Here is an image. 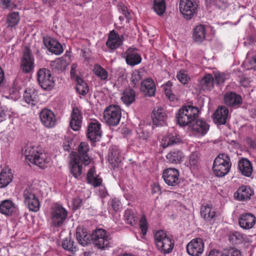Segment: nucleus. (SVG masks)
I'll return each instance as SVG.
<instances>
[{
  "instance_id": "9d476101",
  "label": "nucleus",
  "mask_w": 256,
  "mask_h": 256,
  "mask_svg": "<svg viewBox=\"0 0 256 256\" xmlns=\"http://www.w3.org/2000/svg\"><path fill=\"white\" fill-rule=\"evenodd\" d=\"M38 81L40 86L45 90H50L54 86V80L50 71L45 68H41L37 72Z\"/></svg>"
},
{
  "instance_id": "052dcab7",
  "label": "nucleus",
  "mask_w": 256,
  "mask_h": 256,
  "mask_svg": "<svg viewBox=\"0 0 256 256\" xmlns=\"http://www.w3.org/2000/svg\"><path fill=\"white\" fill-rule=\"evenodd\" d=\"M140 226L143 235H145L147 232V222L144 217L142 218L140 220Z\"/></svg>"
},
{
  "instance_id": "6ab92c4d",
  "label": "nucleus",
  "mask_w": 256,
  "mask_h": 256,
  "mask_svg": "<svg viewBox=\"0 0 256 256\" xmlns=\"http://www.w3.org/2000/svg\"><path fill=\"white\" fill-rule=\"evenodd\" d=\"M228 116V110L225 106H219L213 114V120L218 125L225 124Z\"/></svg>"
},
{
  "instance_id": "f3484780",
  "label": "nucleus",
  "mask_w": 256,
  "mask_h": 256,
  "mask_svg": "<svg viewBox=\"0 0 256 256\" xmlns=\"http://www.w3.org/2000/svg\"><path fill=\"white\" fill-rule=\"evenodd\" d=\"M124 41V36L119 35L114 30L110 31L108 34V39L106 42V46L111 50H115L122 45Z\"/></svg>"
},
{
  "instance_id": "b1692460",
  "label": "nucleus",
  "mask_w": 256,
  "mask_h": 256,
  "mask_svg": "<svg viewBox=\"0 0 256 256\" xmlns=\"http://www.w3.org/2000/svg\"><path fill=\"white\" fill-rule=\"evenodd\" d=\"M190 127L192 132L196 136H204L208 132L210 126L206 122L202 120H198Z\"/></svg>"
},
{
  "instance_id": "1a4fd4ad",
  "label": "nucleus",
  "mask_w": 256,
  "mask_h": 256,
  "mask_svg": "<svg viewBox=\"0 0 256 256\" xmlns=\"http://www.w3.org/2000/svg\"><path fill=\"white\" fill-rule=\"evenodd\" d=\"M198 4V0H180V11L186 19L190 20L197 12Z\"/></svg>"
},
{
  "instance_id": "a878e982",
  "label": "nucleus",
  "mask_w": 256,
  "mask_h": 256,
  "mask_svg": "<svg viewBox=\"0 0 256 256\" xmlns=\"http://www.w3.org/2000/svg\"><path fill=\"white\" fill-rule=\"evenodd\" d=\"M182 142L180 136L176 134H168L164 136L161 142V146L164 148L174 146Z\"/></svg>"
},
{
  "instance_id": "2eb2a0df",
  "label": "nucleus",
  "mask_w": 256,
  "mask_h": 256,
  "mask_svg": "<svg viewBox=\"0 0 256 256\" xmlns=\"http://www.w3.org/2000/svg\"><path fill=\"white\" fill-rule=\"evenodd\" d=\"M40 118L42 124L47 128H52L56 124V118L54 112L48 108H44L40 113Z\"/></svg>"
},
{
  "instance_id": "f8f14e48",
  "label": "nucleus",
  "mask_w": 256,
  "mask_h": 256,
  "mask_svg": "<svg viewBox=\"0 0 256 256\" xmlns=\"http://www.w3.org/2000/svg\"><path fill=\"white\" fill-rule=\"evenodd\" d=\"M43 43L48 51L56 55H60L64 49L62 44L55 38L46 36L43 37Z\"/></svg>"
},
{
  "instance_id": "7c9ffc66",
  "label": "nucleus",
  "mask_w": 256,
  "mask_h": 256,
  "mask_svg": "<svg viewBox=\"0 0 256 256\" xmlns=\"http://www.w3.org/2000/svg\"><path fill=\"white\" fill-rule=\"evenodd\" d=\"M76 238L80 244L85 246L90 242L91 235L88 233L86 229L78 228L76 232Z\"/></svg>"
},
{
  "instance_id": "7ed1b4c3",
  "label": "nucleus",
  "mask_w": 256,
  "mask_h": 256,
  "mask_svg": "<svg viewBox=\"0 0 256 256\" xmlns=\"http://www.w3.org/2000/svg\"><path fill=\"white\" fill-rule=\"evenodd\" d=\"M91 240L94 247L100 250H105L112 246L110 234L102 228L95 230L91 234Z\"/></svg>"
},
{
  "instance_id": "aec40b11",
  "label": "nucleus",
  "mask_w": 256,
  "mask_h": 256,
  "mask_svg": "<svg viewBox=\"0 0 256 256\" xmlns=\"http://www.w3.org/2000/svg\"><path fill=\"white\" fill-rule=\"evenodd\" d=\"M256 218L252 213H244L240 215L238 218V224L243 229L249 230L255 224Z\"/></svg>"
},
{
  "instance_id": "e2e57ef3",
  "label": "nucleus",
  "mask_w": 256,
  "mask_h": 256,
  "mask_svg": "<svg viewBox=\"0 0 256 256\" xmlns=\"http://www.w3.org/2000/svg\"><path fill=\"white\" fill-rule=\"evenodd\" d=\"M10 112L0 108V122L4 120L7 116L10 117Z\"/></svg>"
},
{
  "instance_id": "a19ab883",
  "label": "nucleus",
  "mask_w": 256,
  "mask_h": 256,
  "mask_svg": "<svg viewBox=\"0 0 256 256\" xmlns=\"http://www.w3.org/2000/svg\"><path fill=\"white\" fill-rule=\"evenodd\" d=\"M76 82L77 92L81 95H86L88 92V87L86 83L81 78H78Z\"/></svg>"
},
{
  "instance_id": "49530a36",
  "label": "nucleus",
  "mask_w": 256,
  "mask_h": 256,
  "mask_svg": "<svg viewBox=\"0 0 256 256\" xmlns=\"http://www.w3.org/2000/svg\"><path fill=\"white\" fill-rule=\"evenodd\" d=\"M243 235L238 232H234L230 234L228 240L233 244H239L244 240Z\"/></svg>"
},
{
  "instance_id": "cd10ccee",
  "label": "nucleus",
  "mask_w": 256,
  "mask_h": 256,
  "mask_svg": "<svg viewBox=\"0 0 256 256\" xmlns=\"http://www.w3.org/2000/svg\"><path fill=\"white\" fill-rule=\"evenodd\" d=\"M254 192L250 187L242 186L238 189L234 194V196L238 200L244 201L250 200Z\"/></svg>"
},
{
  "instance_id": "9b49d317",
  "label": "nucleus",
  "mask_w": 256,
  "mask_h": 256,
  "mask_svg": "<svg viewBox=\"0 0 256 256\" xmlns=\"http://www.w3.org/2000/svg\"><path fill=\"white\" fill-rule=\"evenodd\" d=\"M20 67L24 72H30L34 68V58L30 50L24 47L21 59Z\"/></svg>"
},
{
  "instance_id": "58836bf2",
  "label": "nucleus",
  "mask_w": 256,
  "mask_h": 256,
  "mask_svg": "<svg viewBox=\"0 0 256 256\" xmlns=\"http://www.w3.org/2000/svg\"><path fill=\"white\" fill-rule=\"evenodd\" d=\"M166 158L170 162L178 164L182 160L183 154L179 150L172 151L168 153Z\"/></svg>"
},
{
  "instance_id": "f704fd0d",
  "label": "nucleus",
  "mask_w": 256,
  "mask_h": 256,
  "mask_svg": "<svg viewBox=\"0 0 256 256\" xmlns=\"http://www.w3.org/2000/svg\"><path fill=\"white\" fill-rule=\"evenodd\" d=\"M206 34V26L204 24H198L194 30L192 38L195 42H202L205 40Z\"/></svg>"
},
{
  "instance_id": "473e14b6",
  "label": "nucleus",
  "mask_w": 256,
  "mask_h": 256,
  "mask_svg": "<svg viewBox=\"0 0 256 256\" xmlns=\"http://www.w3.org/2000/svg\"><path fill=\"white\" fill-rule=\"evenodd\" d=\"M200 212L201 216L206 221L210 222L216 217V212L212 204L202 205Z\"/></svg>"
},
{
  "instance_id": "c756f323",
  "label": "nucleus",
  "mask_w": 256,
  "mask_h": 256,
  "mask_svg": "<svg viewBox=\"0 0 256 256\" xmlns=\"http://www.w3.org/2000/svg\"><path fill=\"white\" fill-rule=\"evenodd\" d=\"M238 167L240 171L244 176L249 177L251 176L253 168L250 161L246 158L239 160Z\"/></svg>"
},
{
  "instance_id": "4be33fe9",
  "label": "nucleus",
  "mask_w": 256,
  "mask_h": 256,
  "mask_svg": "<svg viewBox=\"0 0 256 256\" xmlns=\"http://www.w3.org/2000/svg\"><path fill=\"white\" fill-rule=\"evenodd\" d=\"M153 124L156 126H162L167 119V114L165 110L159 107L154 108L152 116Z\"/></svg>"
},
{
  "instance_id": "0e129e2a",
  "label": "nucleus",
  "mask_w": 256,
  "mask_h": 256,
  "mask_svg": "<svg viewBox=\"0 0 256 256\" xmlns=\"http://www.w3.org/2000/svg\"><path fill=\"white\" fill-rule=\"evenodd\" d=\"M82 204V200L80 198H76L73 200V206L74 209L79 208Z\"/></svg>"
},
{
  "instance_id": "bb28decb",
  "label": "nucleus",
  "mask_w": 256,
  "mask_h": 256,
  "mask_svg": "<svg viewBox=\"0 0 256 256\" xmlns=\"http://www.w3.org/2000/svg\"><path fill=\"white\" fill-rule=\"evenodd\" d=\"M126 62L130 66H135L141 62V56L135 48H129L126 52Z\"/></svg>"
},
{
  "instance_id": "864d4df0",
  "label": "nucleus",
  "mask_w": 256,
  "mask_h": 256,
  "mask_svg": "<svg viewBox=\"0 0 256 256\" xmlns=\"http://www.w3.org/2000/svg\"><path fill=\"white\" fill-rule=\"evenodd\" d=\"M118 8L119 12L122 14L128 21L130 19L131 17L128 8L122 4H120L118 6Z\"/></svg>"
},
{
  "instance_id": "412c9836",
  "label": "nucleus",
  "mask_w": 256,
  "mask_h": 256,
  "mask_svg": "<svg viewBox=\"0 0 256 256\" xmlns=\"http://www.w3.org/2000/svg\"><path fill=\"white\" fill-rule=\"evenodd\" d=\"M82 112L78 108H74L70 116V126L74 131L79 130L82 126Z\"/></svg>"
},
{
  "instance_id": "393cba45",
  "label": "nucleus",
  "mask_w": 256,
  "mask_h": 256,
  "mask_svg": "<svg viewBox=\"0 0 256 256\" xmlns=\"http://www.w3.org/2000/svg\"><path fill=\"white\" fill-rule=\"evenodd\" d=\"M140 90L143 94L146 96H153L156 93V87L152 79L148 78L142 81Z\"/></svg>"
},
{
  "instance_id": "de8ad7c7",
  "label": "nucleus",
  "mask_w": 256,
  "mask_h": 256,
  "mask_svg": "<svg viewBox=\"0 0 256 256\" xmlns=\"http://www.w3.org/2000/svg\"><path fill=\"white\" fill-rule=\"evenodd\" d=\"M214 78L210 74L206 75L202 80L201 84L203 86L210 89L213 86Z\"/></svg>"
},
{
  "instance_id": "5fc2aeb1",
  "label": "nucleus",
  "mask_w": 256,
  "mask_h": 256,
  "mask_svg": "<svg viewBox=\"0 0 256 256\" xmlns=\"http://www.w3.org/2000/svg\"><path fill=\"white\" fill-rule=\"evenodd\" d=\"M176 77L178 80L184 84H187L190 79L188 74L184 71H180L178 72Z\"/></svg>"
},
{
  "instance_id": "e433bc0d",
  "label": "nucleus",
  "mask_w": 256,
  "mask_h": 256,
  "mask_svg": "<svg viewBox=\"0 0 256 256\" xmlns=\"http://www.w3.org/2000/svg\"><path fill=\"white\" fill-rule=\"evenodd\" d=\"M136 98L135 92L130 88H126L123 92L121 100L126 106L130 105Z\"/></svg>"
},
{
  "instance_id": "603ef678",
  "label": "nucleus",
  "mask_w": 256,
  "mask_h": 256,
  "mask_svg": "<svg viewBox=\"0 0 256 256\" xmlns=\"http://www.w3.org/2000/svg\"><path fill=\"white\" fill-rule=\"evenodd\" d=\"M136 132L140 138L142 140H147L150 136V134L144 126L140 125L137 128Z\"/></svg>"
},
{
  "instance_id": "f03ea898",
  "label": "nucleus",
  "mask_w": 256,
  "mask_h": 256,
  "mask_svg": "<svg viewBox=\"0 0 256 256\" xmlns=\"http://www.w3.org/2000/svg\"><path fill=\"white\" fill-rule=\"evenodd\" d=\"M24 154L26 160L40 168H44L49 162L47 154L42 152V148L38 146H28Z\"/></svg>"
},
{
  "instance_id": "dca6fc26",
  "label": "nucleus",
  "mask_w": 256,
  "mask_h": 256,
  "mask_svg": "<svg viewBox=\"0 0 256 256\" xmlns=\"http://www.w3.org/2000/svg\"><path fill=\"white\" fill-rule=\"evenodd\" d=\"M162 178L165 182L170 186H174L180 182L179 172L176 168H168L164 170Z\"/></svg>"
},
{
  "instance_id": "13d9d810",
  "label": "nucleus",
  "mask_w": 256,
  "mask_h": 256,
  "mask_svg": "<svg viewBox=\"0 0 256 256\" xmlns=\"http://www.w3.org/2000/svg\"><path fill=\"white\" fill-rule=\"evenodd\" d=\"M214 6L220 9H225L228 6V0H214Z\"/></svg>"
},
{
  "instance_id": "c9c22d12",
  "label": "nucleus",
  "mask_w": 256,
  "mask_h": 256,
  "mask_svg": "<svg viewBox=\"0 0 256 256\" xmlns=\"http://www.w3.org/2000/svg\"><path fill=\"white\" fill-rule=\"evenodd\" d=\"M14 204L10 200H4L0 204V212L10 216L15 210Z\"/></svg>"
},
{
  "instance_id": "c85d7f7f",
  "label": "nucleus",
  "mask_w": 256,
  "mask_h": 256,
  "mask_svg": "<svg viewBox=\"0 0 256 256\" xmlns=\"http://www.w3.org/2000/svg\"><path fill=\"white\" fill-rule=\"evenodd\" d=\"M24 101L31 106H36L38 102V94L34 90L26 88L24 94Z\"/></svg>"
},
{
  "instance_id": "79ce46f5",
  "label": "nucleus",
  "mask_w": 256,
  "mask_h": 256,
  "mask_svg": "<svg viewBox=\"0 0 256 256\" xmlns=\"http://www.w3.org/2000/svg\"><path fill=\"white\" fill-rule=\"evenodd\" d=\"M154 9L156 14L162 16L166 10L164 0H154Z\"/></svg>"
},
{
  "instance_id": "0eeeda50",
  "label": "nucleus",
  "mask_w": 256,
  "mask_h": 256,
  "mask_svg": "<svg viewBox=\"0 0 256 256\" xmlns=\"http://www.w3.org/2000/svg\"><path fill=\"white\" fill-rule=\"evenodd\" d=\"M122 117V110L120 106L111 104L104 112V119L106 123L112 126H117Z\"/></svg>"
},
{
  "instance_id": "3c124183",
  "label": "nucleus",
  "mask_w": 256,
  "mask_h": 256,
  "mask_svg": "<svg viewBox=\"0 0 256 256\" xmlns=\"http://www.w3.org/2000/svg\"><path fill=\"white\" fill-rule=\"evenodd\" d=\"M172 82L170 81H168L163 84L162 87L164 90L166 95L169 98V99L173 100L174 98V96L172 93Z\"/></svg>"
},
{
  "instance_id": "423d86ee",
  "label": "nucleus",
  "mask_w": 256,
  "mask_h": 256,
  "mask_svg": "<svg viewBox=\"0 0 256 256\" xmlns=\"http://www.w3.org/2000/svg\"><path fill=\"white\" fill-rule=\"evenodd\" d=\"M36 190L32 186L26 188L24 191V202L28 210L37 212L40 208V202L37 196Z\"/></svg>"
},
{
  "instance_id": "72a5a7b5",
  "label": "nucleus",
  "mask_w": 256,
  "mask_h": 256,
  "mask_svg": "<svg viewBox=\"0 0 256 256\" xmlns=\"http://www.w3.org/2000/svg\"><path fill=\"white\" fill-rule=\"evenodd\" d=\"M82 162L78 158L71 157L70 168L71 172L76 178H78L82 173Z\"/></svg>"
},
{
  "instance_id": "39448f33",
  "label": "nucleus",
  "mask_w": 256,
  "mask_h": 256,
  "mask_svg": "<svg viewBox=\"0 0 256 256\" xmlns=\"http://www.w3.org/2000/svg\"><path fill=\"white\" fill-rule=\"evenodd\" d=\"M154 238L155 244L161 252L169 254L172 250L174 245V240L164 231L160 230L156 232Z\"/></svg>"
},
{
  "instance_id": "4c0bfd02",
  "label": "nucleus",
  "mask_w": 256,
  "mask_h": 256,
  "mask_svg": "<svg viewBox=\"0 0 256 256\" xmlns=\"http://www.w3.org/2000/svg\"><path fill=\"white\" fill-rule=\"evenodd\" d=\"M20 20V16L18 12H10L6 17V24L10 28H15Z\"/></svg>"
},
{
  "instance_id": "bf43d9fd",
  "label": "nucleus",
  "mask_w": 256,
  "mask_h": 256,
  "mask_svg": "<svg viewBox=\"0 0 256 256\" xmlns=\"http://www.w3.org/2000/svg\"><path fill=\"white\" fill-rule=\"evenodd\" d=\"M214 81L218 84L224 83L226 80V74L217 72L214 73Z\"/></svg>"
},
{
  "instance_id": "774afa93",
  "label": "nucleus",
  "mask_w": 256,
  "mask_h": 256,
  "mask_svg": "<svg viewBox=\"0 0 256 256\" xmlns=\"http://www.w3.org/2000/svg\"><path fill=\"white\" fill-rule=\"evenodd\" d=\"M3 8L7 9L11 8L12 5L11 0H1Z\"/></svg>"
},
{
  "instance_id": "ddd939ff",
  "label": "nucleus",
  "mask_w": 256,
  "mask_h": 256,
  "mask_svg": "<svg viewBox=\"0 0 256 256\" xmlns=\"http://www.w3.org/2000/svg\"><path fill=\"white\" fill-rule=\"evenodd\" d=\"M100 124L96 120L91 121L88 126L87 136L92 142L100 140L102 136Z\"/></svg>"
},
{
  "instance_id": "a211bd4d",
  "label": "nucleus",
  "mask_w": 256,
  "mask_h": 256,
  "mask_svg": "<svg viewBox=\"0 0 256 256\" xmlns=\"http://www.w3.org/2000/svg\"><path fill=\"white\" fill-rule=\"evenodd\" d=\"M224 104L230 107H239L242 103V98L240 95L235 92H226L224 97Z\"/></svg>"
},
{
  "instance_id": "c03bdc74",
  "label": "nucleus",
  "mask_w": 256,
  "mask_h": 256,
  "mask_svg": "<svg viewBox=\"0 0 256 256\" xmlns=\"http://www.w3.org/2000/svg\"><path fill=\"white\" fill-rule=\"evenodd\" d=\"M94 72L102 80H106L108 78V73L106 70L98 64L94 66Z\"/></svg>"
},
{
  "instance_id": "69168bd1",
  "label": "nucleus",
  "mask_w": 256,
  "mask_h": 256,
  "mask_svg": "<svg viewBox=\"0 0 256 256\" xmlns=\"http://www.w3.org/2000/svg\"><path fill=\"white\" fill-rule=\"evenodd\" d=\"M208 256H224L223 252H221L216 250H211Z\"/></svg>"
},
{
  "instance_id": "a18cd8bd",
  "label": "nucleus",
  "mask_w": 256,
  "mask_h": 256,
  "mask_svg": "<svg viewBox=\"0 0 256 256\" xmlns=\"http://www.w3.org/2000/svg\"><path fill=\"white\" fill-rule=\"evenodd\" d=\"M12 180L11 174L2 172L0 173V188L6 187L11 182Z\"/></svg>"
},
{
  "instance_id": "37998d69",
  "label": "nucleus",
  "mask_w": 256,
  "mask_h": 256,
  "mask_svg": "<svg viewBox=\"0 0 256 256\" xmlns=\"http://www.w3.org/2000/svg\"><path fill=\"white\" fill-rule=\"evenodd\" d=\"M62 248L68 251L74 252L76 250V246L74 245V242L70 238H66L62 243Z\"/></svg>"
},
{
  "instance_id": "2f4dec72",
  "label": "nucleus",
  "mask_w": 256,
  "mask_h": 256,
  "mask_svg": "<svg viewBox=\"0 0 256 256\" xmlns=\"http://www.w3.org/2000/svg\"><path fill=\"white\" fill-rule=\"evenodd\" d=\"M87 180L88 184L94 187L100 186L102 182V179L100 175L96 174L94 168H91L87 174Z\"/></svg>"
},
{
  "instance_id": "680f3d73",
  "label": "nucleus",
  "mask_w": 256,
  "mask_h": 256,
  "mask_svg": "<svg viewBox=\"0 0 256 256\" xmlns=\"http://www.w3.org/2000/svg\"><path fill=\"white\" fill-rule=\"evenodd\" d=\"M110 205L115 212H118L121 208L120 202L118 199H112L110 202Z\"/></svg>"
},
{
  "instance_id": "5701e85b",
  "label": "nucleus",
  "mask_w": 256,
  "mask_h": 256,
  "mask_svg": "<svg viewBox=\"0 0 256 256\" xmlns=\"http://www.w3.org/2000/svg\"><path fill=\"white\" fill-rule=\"evenodd\" d=\"M78 154L77 156H72V157L78 158L80 160L83 164L88 166L90 162V158L88 152L89 150L88 144L85 142H82L80 144L78 148Z\"/></svg>"
},
{
  "instance_id": "4468645a",
  "label": "nucleus",
  "mask_w": 256,
  "mask_h": 256,
  "mask_svg": "<svg viewBox=\"0 0 256 256\" xmlns=\"http://www.w3.org/2000/svg\"><path fill=\"white\" fill-rule=\"evenodd\" d=\"M204 243L202 238L192 239L186 246V251L192 256H198L204 251Z\"/></svg>"
},
{
  "instance_id": "f257e3e1",
  "label": "nucleus",
  "mask_w": 256,
  "mask_h": 256,
  "mask_svg": "<svg viewBox=\"0 0 256 256\" xmlns=\"http://www.w3.org/2000/svg\"><path fill=\"white\" fill-rule=\"evenodd\" d=\"M199 112L196 106L190 105L183 106L176 114V123L180 126H190L198 117Z\"/></svg>"
},
{
  "instance_id": "8fccbe9b",
  "label": "nucleus",
  "mask_w": 256,
  "mask_h": 256,
  "mask_svg": "<svg viewBox=\"0 0 256 256\" xmlns=\"http://www.w3.org/2000/svg\"><path fill=\"white\" fill-rule=\"evenodd\" d=\"M223 254L224 256H242L240 250L234 247L224 249Z\"/></svg>"
},
{
  "instance_id": "20e7f679",
  "label": "nucleus",
  "mask_w": 256,
  "mask_h": 256,
  "mask_svg": "<svg viewBox=\"0 0 256 256\" xmlns=\"http://www.w3.org/2000/svg\"><path fill=\"white\" fill-rule=\"evenodd\" d=\"M232 166L229 156L225 154H219L214 160L212 170L218 177H223L230 172Z\"/></svg>"
},
{
  "instance_id": "ea45409f",
  "label": "nucleus",
  "mask_w": 256,
  "mask_h": 256,
  "mask_svg": "<svg viewBox=\"0 0 256 256\" xmlns=\"http://www.w3.org/2000/svg\"><path fill=\"white\" fill-rule=\"evenodd\" d=\"M124 218L126 222L132 226L136 224L138 220L134 212L130 209H127L125 210Z\"/></svg>"
},
{
  "instance_id": "6e6d98bb",
  "label": "nucleus",
  "mask_w": 256,
  "mask_h": 256,
  "mask_svg": "<svg viewBox=\"0 0 256 256\" xmlns=\"http://www.w3.org/2000/svg\"><path fill=\"white\" fill-rule=\"evenodd\" d=\"M142 78V76L138 70H134L132 74L131 81L134 86L138 84Z\"/></svg>"
},
{
  "instance_id": "6e6552de",
  "label": "nucleus",
  "mask_w": 256,
  "mask_h": 256,
  "mask_svg": "<svg viewBox=\"0 0 256 256\" xmlns=\"http://www.w3.org/2000/svg\"><path fill=\"white\" fill-rule=\"evenodd\" d=\"M68 212L61 204H56L52 208L51 224L54 227L61 226L68 217Z\"/></svg>"
},
{
  "instance_id": "338daca9",
  "label": "nucleus",
  "mask_w": 256,
  "mask_h": 256,
  "mask_svg": "<svg viewBox=\"0 0 256 256\" xmlns=\"http://www.w3.org/2000/svg\"><path fill=\"white\" fill-rule=\"evenodd\" d=\"M98 194L102 198H106L108 195V192L104 186H102Z\"/></svg>"
},
{
  "instance_id": "4d7b16f0",
  "label": "nucleus",
  "mask_w": 256,
  "mask_h": 256,
  "mask_svg": "<svg viewBox=\"0 0 256 256\" xmlns=\"http://www.w3.org/2000/svg\"><path fill=\"white\" fill-rule=\"evenodd\" d=\"M54 68L58 71L62 72L66 68V62L62 59H58L54 64Z\"/></svg>"
},
{
  "instance_id": "09e8293b",
  "label": "nucleus",
  "mask_w": 256,
  "mask_h": 256,
  "mask_svg": "<svg viewBox=\"0 0 256 256\" xmlns=\"http://www.w3.org/2000/svg\"><path fill=\"white\" fill-rule=\"evenodd\" d=\"M199 154L198 152H192L189 158V163L192 168L195 169L197 168L199 163Z\"/></svg>"
}]
</instances>
